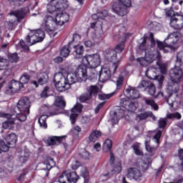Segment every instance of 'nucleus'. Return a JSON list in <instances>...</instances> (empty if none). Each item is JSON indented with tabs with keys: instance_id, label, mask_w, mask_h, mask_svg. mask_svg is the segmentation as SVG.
<instances>
[{
	"instance_id": "12",
	"label": "nucleus",
	"mask_w": 183,
	"mask_h": 183,
	"mask_svg": "<svg viewBox=\"0 0 183 183\" xmlns=\"http://www.w3.org/2000/svg\"><path fill=\"white\" fill-rule=\"evenodd\" d=\"M92 74L93 78H98L99 76V81L103 83L107 82V81L111 78V69H101L99 74H98L97 70L93 69Z\"/></svg>"
},
{
	"instance_id": "20",
	"label": "nucleus",
	"mask_w": 183,
	"mask_h": 183,
	"mask_svg": "<svg viewBox=\"0 0 183 183\" xmlns=\"http://www.w3.org/2000/svg\"><path fill=\"white\" fill-rule=\"evenodd\" d=\"M120 103L122 104V107L127 109L129 112H135L137 111V106L134 102H129L127 101V99L123 98L121 99Z\"/></svg>"
},
{
	"instance_id": "33",
	"label": "nucleus",
	"mask_w": 183,
	"mask_h": 183,
	"mask_svg": "<svg viewBox=\"0 0 183 183\" xmlns=\"http://www.w3.org/2000/svg\"><path fill=\"white\" fill-rule=\"evenodd\" d=\"M48 119V116L42 115L39 119V124L41 128H44L46 129L48 128V124H46V119Z\"/></svg>"
},
{
	"instance_id": "29",
	"label": "nucleus",
	"mask_w": 183,
	"mask_h": 183,
	"mask_svg": "<svg viewBox=\"0 0 183 183\" xmlns=\"http://www.w3.org/2000/svg\"><path fill=\"white\" fill-rule=\"evenodd\" d=\"M9 84L11 86L12 89L16 92H18V91H20V89L24 88V85H22L20 81L15 79H12Z\"/></svg>"
},
{
	"instance_id": "23",
	"label": "nucleus",
	"mask_w": 183,
	"mask_h": 183,
	"mask_svg": "<svg viewBox=\"0 0 183 183\" xmlns=\"http://www.w3.org/2000/svg\"><path fill=\"white\" fill-rule=\"evenodd\" d=\"M101 137H102V132H101V131L93 129L89 136V141L90 142H97L98 139Z\"/></svg>"
},
{
	"instance_id": "47",
	"label": "nucleus",
	"mask_w": 183,
	"mask_h": 183,
	"mask_svg": "<svg viewBox=\"0 0 183 183\" xmlns=\"http://www.w3.org/2000/svg\"><path fill=\"white\" fill-rule=\"evenodd\" d=\"M157 48H158V49H159V51H164V48H168L165 40L164 42L160 41L159 40H157Z\"/></svg>"
},
{
	"instance_id": "48",
	"label": "nucleus",
	"mask_w": 183,
	"mask_h": 183,
	"mask_svg": "<svg viewBox=\"0 0 183 183\" xmlns=\"http://www.w3.org/2000/svg\"><path fill=\"white\" fill-rule=\"evenodd\" d=\"M139 51L144 52V54L146 51L149 50V48H147V40L145 39L143 40L142 43L139 46Z\"/></svg>"
},
{
	"instance_id": "24",
	"label": "nucleus",
	"mask_w": 183,
	"mask_h": 183,
	"mask_svg": "<svg viewBox=\"0 0 183 183\" xmlns=\"http://www.w3.org/2000/svg\"><path fill=\"white\" fill-rule=\"evenodd\" d=\"M149 117H154L153 118H155V116H154L152 112H146L137 114L135 120L137 121V122H141V121H145V119H147Z\"/></svg>"
},
{
	"instance_id": "41",
	"label": "nucleus",
	"mask_w": 183,
	"mask_h": 183,
	"mask_svg": "<svg viewBox=\"0 0 183 183\" xmlns=\"http://www.w3.org/2000/svg\"><path fill=\"white\" fill-rule=\"evenodd\" d=\"M9 60L11 62H18L19 61V56H18V53H13L8 54Z\"/></svg>"
},
{
	"instance_id": "62",
	"label": "nucleus",
	"mask_w": 183,
	"mask_h": 183,
	"mask_svg": "<svg viewBox=\"0 0 183 183\" xmlns=\"http://www.w3.org/2000/svg\"><path fill=\"white\" fill-rule=\"evenodd\" d=\"M28 174V169H24L20 176L18 177L17 181H22L25 178V175Z\"/></svg>"
},
{
	"instance_id": "61",
	"label": "nucleus",
	"mask_w": 183,
	"mask_h": 183,
	"mask_svg": "<svg viewBox=\"0 0 183 183\" xmlns=\"http://www.w3.org/2000/svg\"><path fill=\"white\" fill-rule=\"evenodd\" d=\"M56 164L55 163V161H54V159H51L50 161L49 162V164H46V169H51V168H54Z\"/></svg>"
},
{
	"instance_id": "26",
	"label": "nucleus",
	"mask_w": 183,
	"mask_h": 183,
	"mask_svg": "<svg viewBox=\"0 0 183 183\" xmlns=\"http://www.w3.org/2000/svg\"><path fill=\"white\" fill-rule=\"evenodd\" d=\"M86 91L87 94L92 98V97H97L99 92V87L97 85H91L86 87Z\"/></svg>"
},
{
	"instance_id": "59",
	"label": "nucleus",
	"mask_w": 183,
	"mask_h": 183,
	"mask_svg": "<svg viewBox=\"0 0 183 183\" xmlns=\"http://www.w3.org/2000/svg\"><path fill=\"white\" fill-rule=\"evenodd\" d=\"M79 115V114L78 113H72L70 115V121H71L72 125H74V124H75V122H76V119L78 118Z\"/></svg>"
},
{
	"instance_id": "25",
	"label": "nucleus",
	"mask_w": 183,
	"mask_h": 183,
	"mask_svg": "<svg viewBox=\"0 0 183 183\" xmlns=\"http://www.w3.org/2000/svg\"><path fill=\"white\" fill-rule=\"evenodd\" d=\"M71 54V46L69 45V42L61 47L59 51L60 56L62 58H68Z\"/></svg>"
},
{
	"instance_id": "49",
	"label": "nucleus",
	"mask_w": 183,
	"mask_h": 183,
	"mask_svg": "<svg viewBox=\"0 0 183 183\" xmlns=\"http://www.w3.org/2000/svg\"><path fill=\"white\" fill-rule=\"evenodd\" d=\"M158 96L159 97H162V98H164L167 101V104H169V97H171V94H168V92H159L158 93Z\"/></svg>"
},
{
	"instance_id": "1",
	"label": "nucleus",
	"mask_w": 183,
	"mask_h": 183,
	"mask_svg": "<svg viewBox=\"0 0 183 183\" xmlns=\"http://www.w3.org/2000/svg\"><path fill=\"white\" fill-rule=\"evenodd\" d=\"M87 66L85 64H80L77 66L74 74H67L66 76L59 71L54 74L53 82L59 92H64L71 88V85L76 82H85L88 79Z\"/></svg>"
},
{
	"instance_id": "54",
	"label": "nucleus",
	"mask_w": 183,
	"mask_h": 183,
	"mask_svg": "<svg viewBox=\"0 0 183 183\" xmlns=\"http://www.w3.org/2000/svg\"><path fill=\"white\" fill-rule=\"evenodd\" d=\"M15 92V90H14L11 86L9 84L8 86L6 87L5 94H6V95H14Z\"/></svg>"
},
{
	"instance_id": "15",
	"label": "nucleus",
	"mask_w": 183,
	"mask_h": 183,
	"mask_svg": "<svg viewBox=\"0 0 183 183\" xmlns=\"http://www.w3.org/2000/svg\"><path fill=\"white\" fill-rule=\"evenodd\" d=\"M170 26L176 31H181L183 28V16L177 15L170 19Z\"/></svg>"
},
{
	"instance_id": "4",
	"label": "nucleus",
	"mask_w": 183,
	"mask_h": 183,
	"mask_svg": "<svg viewBox=\"0 0 183 183\" xmlns=\"http://www.w3.org/2000/svg\"><path fill=\"white\" fill-rule=\"evenodd\" d=\"M132 6L131 0H118V1L112 3V9L119 16H125L128 14V8H131Z\"/></svg>"
},
{
	"instance_id": "17",
	"label": "nucleus",
	"mask_w": 183,
	"mask_h": 183,
	"mask_svg": "<svg viewBox=\"0 0 183 183\" xmlns=\"http://www.w3.org/2000/svg\"><path fill=\"white\" fill-rule=\"evenodd\" d=\"M139 86V88H144V89H147L149 95H151L152 97H154L155 95V92H157L155 85H154L152 82L147 80H142Z\"/></svg>"
},
{
	"instance_id": "55",
	"label": "nucleus",
	"mask_w": 183,
	"mask_h": 183,
	"mask_svg": "<svg viewBox=\"0 0 183 183\" xmlns=\"http://www.w3.org/2000/svg\"><path fill=\"white\" fill-rule=\"evenodd\" d=\"M81 177H82V178H84L85 183L89 182V173L88 172L85 171V172H81Z\"/></svg>"
},
{
	"instance_id": "56",
	"label": "nucleus",
	"mask_w": 183,
	"mask_h": 183,
	"mask_svg": "<svg viewBox=\"0 0 183 183\" xmlns=\"http://www.w3.org/2000/svg\"><path fill=\"white\" fill-rule=\"evenodd\" d=\"M161 137H162V132L161 130H158L154 136V139L156 140L157 144L159 143V139H161Z\"/></svg>"
},
{
	"instance_id": "6",
	"label": "nucleus",
	"mask_w": 183,
	"mask_h": 183,
	"mask_svg": "<svg viewBox=\"0 0 183 183\" xmlns=\"http://www.w3.org/2000/svg\"><path fill=\"white\" fill-rule=\"evenodd\" d=\"M81 63L84 64L87 68L93 69L98 68L101 64V56L98 54H86L81 59Z\"/></svg>"
},
{
	"instance_id": "21",
	"label": "nucleus",
	"mask_w": 183,
	"mask_h": 183,
	"mask_svg": "<svg viewBox=\"0 0 183 183\" xmlns=\"http://www.w3.org/2000/svg\"><path fill=\"white\" fill-rule=\"evenodd\" d=\"M66 138V136H53L47 139V144L49 147H52L56 144V142L59 144H62V141Z\"/></svg>"
},
{
	"instance_id": "16",
	"label": "nucleus",
	"mask_w": 183,
	"mask_h": 183,
	"mask_svg": "<svg viewBox=\"0 0 183 183\" xmlns=\"http://www.w3.org/2000/svg\"><path fill=\"white\" fill-rule=\"evenodd\" d=\"M28 11L25 8H21L17 10H14L10 12L11 16H15L16 22H22L26 16Z\"/></svg>"
},
{
	"instance_id": "3",
	"label": "nucleus",
	"mask_w": 183,
	"mask_h": 183,
	"mask_svg": "<svg viewBox=\"0 0 183 183\" xmlns=\"http://www.w3.org/2000/svg\"><path fill=\"white\" fill-rule=\"evenodd\" d=\"M183 52L177 53L174 68L169 71V77L173 84H179L183 79Z\"/></svg>"
},
{
	"instance_id": "2",
	"label": "nucleus",
	"mask_w": 183,
	"mask_h": 183,
	"mask_svg": "<svg viewBox=\"0 0 183 183\" xmlns=\"http://www.w3.org/2000/svg\"><path fill=\"white\" fill-rule=\"evenodd\" d=\"M31 108V102L29 98L24 97H21L17 102L16 106L11 109V114L0 112V118H6V119H17L20 122H25L27 118L26 115L29 114V109Z\"/></svg>"
},
{
	"instance_id": "31",
	"label": "nucleus",
	"mask_w": 183,
	"mask_h": 183,
	"mask_svg": "<svg viewBox=\"0 0 183 183\" xmlns=\"http://www.w3.org/2000/svg\"><path fill=\"white\" fill-rule=\"evenodd\" d=\"M67 177L69 178V181H70V183H76L78 182V179H79V176L76 174V172H66Z\"/></svg>"
},
{
	"instance_id": "52",
	"label": "nucleus",
	"mask_w": 183,
	"mask_h": 183,
	"mask_svg": "<svg viewBox=\"0 0 183 183\" xmlns=\"http://www.w3.org/2000/svg\"><path fill=\"white\" fill-rule=\"evenodd\" d=\"M139 164L142 171H147V169L149 167V162L142 160Z\"/></svg>"
},
{
	"instance_id": "53",
	"label": "nucleus",
	"mask_w": 183,
	"mask_h": 183,
	"mask_svg": "<svg viewBox=\"0 0 183 183\" xmlns=\"http://www.w3.org/2000/svg\"><path fill=\"white\" fill-rule=\"evenodd\" d=\"M6 68H8V64L6 63V59H0V71L6 69Z\"/></svg>"
},
{
	"instance_id": "45",
	"label": "nucleus",
	"mask_w": 183,
	"mask_h": 183,
	"mask_svg": "<svg viewBox=\"0 0 183 183\" xmlns=\"http://www.w3.org/2000/svg\"><path fill=\"white\" fill-rule=\"evenodd\" d=\"M98 97L100 101H105V99H110V98H112V97H114V93H111L109 94H99Z\"/></svg>"
},
{
	"instance_id": "9",
	"label": "nucleus",
	"mask_w": 183,
	"mask_h": 183,
	"mask_svg": "<svg viewBox=\"0 0 183 183\" xmlns=\"http://www.w3.org/2000/svg\"><path fill=\"white\" fill-rule=\"evenodd\" d=\"M45 21V31L48 32L50 36H55V31H56V27L58 26V22L56 21V17L54 18L52 16L46 15L44 17Z\"/></svg>"
},
{
	"instance_id": "32",
	"label": "nucleus",
	"mask_w": 183,
	"mask_h": 183,
	"mask_svg": "<svg viewBox=\"0 0 183 183\" xmlns=\"http://www.w3.org/2000/svg\"><path fill=\"white\" fill-rule=\"evenodd\" d=\"M9 119V120L3 122L2 127L4 129H13V128H14L15 121L11 120V119Z\"/></svg>"
},
{
	"instance_id": "50",
	"label": "nucleus",
	"mask_w": 183,
	"mask_h": 183,
	"mask_svg": "<svg viewBox=\"0 0 183 183\" xmlns=\"http://www.w3.org/2000/svg\"><path fill=\"white\" fill-rule=\"evenodd\" d=\"M81 38H82V36L80 34L75 33L73 34L72 40L69 42H72L73 44H75L76 42H79Z\"/></svg>"
},
{
	"instance_id": "57",
	"label": "nucleus",
	"mask_w": 183,
	"mask_h": 183,
	"mask_svg": "<svg viewBox=\"0 0 183 183\" xmlns=\"http://www.w3.org/2000/svg\"><path fill=\"white\" fill-rule=\"evenodd\" d=\"M179 159L181 160L180 167L183 171V149H179L178 151Z\"/></svg>"
},
{
	"instance_id": "10",
	"label": "nucleus",
	"mask_w": 183,
	"mask_h": 183,
	"mask_svg": "<svg viewBox=\"0 0 183 183\" xmlns=\"http://www.w3.org/2000/svg\"><path fill=\"white\" fill-rule=\"evenodd\" d=\"M117 52L121 54V52L118 51L117 49H115V50L108 49L105 51V58L109 61V62H113L112 66V69L113 70L112 74H115V72H117V69H118V66H119V60L117 61Z\"/></svg>"
},
{
	"instance_id": "37",
	"label": "nucleus",
	"mask_w": 183,
	"mask_h": 183,
	"mask_svg": "<svg viewBox=\"0 0 183 183\" xmlns=\"http://www.w3.org/2000/svg\"><path fill=\"white\" fill-rule=\"evenodd\" d=\"M149 144H151V140H146L144 142L145 149L147 152L152 154V152H155V151H157V148H155L154 146L149 145Z\"/></svg>"
},
{
	"instance_id": "19",
	"label": "nucleus",
	"mask_w": 183,
	"mask_h": 183,
	"mask_svg": "<svg viewBox=\"0 0 183 183\" xmlns=\"http://www.w3.org/2000/svg\"><path fill=\"white\" fill-rule=\"evenodd\" d=\"M56 21H57V26H62L64 24L69 21V15L66 13L56 14Z\"/></svg>"
},
{
	"instance_id": "18",
	"label": "nucleus",
	"mask_w": 183,
	"mask_h": 183,
	"mask_svg": "<svg viewBox=\"0 0 183 183\" xmlns=\"http://www.w3.org/2000/svg\"><path fill=\"white\" fill-rule=\"evenodd\" d=\"M127 177L132 178L137 182H139L142 179V173L137 168H130L128 169Z\"/></svg>"
},
{
	"instance_id": "7",
	"label": "nucleus",
	"mask_w": 183,
	"mask_h": 183,
	"mask_svg": "<svg viewBox=\"0 0 183 183\" xmlns=\"http://www.w3.org/2000/svg\"><path fill=\"white\" fill-rule=\"evenodd\" d=\"M18 141V137L14 133H11L5 138V142L2 139L0 140V151L1 152H8L9 148L15 147Z\"/></svg>"
},
{
	"instance_id": "43",
	"label": "nucleus",
	"mask_w": 183,
	"mask_h": 183,
	"mask_svg": "<svg viewBox=\"0 0 183 183\" xmlns=\"http://www.w3.org/2000/svg\"><path fill=\"white\" fill-rule=\"evenodd\" d=\"M124 76H119L116 81L117 89H121L124 85Z\"/></svg>"
},
{
	"instance_id": "36",
	"label": "nucleus",
	"mask_w": 183,
	"mask_h": 183,
	"mask_svg": "<svg viewBox=\"0 0 183 183\" xmlns=\"http://www.w3.org/2000/svg\"><path fill=\"white\" fill-rule=\"evenodd\" d=\"M84 109V106L81 103H77L74 107L71 109V113L74 114H81L82 112V109Z\"/></svg>"
},
{
	"instance_id": "38",
	"label": "nucleus",
	"mask_w": 183,
	"mask_h": 183,
	"mask_svg": "<svg viewBox=\"0 0 183 183\" xmlns=\"http://www.w3.org/2000/svg\"><path fill=\"white\" fill-rule=\"evenodd\" d=\"M31 79V76L29 74H23L20 77V80L19 81L21 85H25V84H28Z\"/></svg>"
},
{
	"instance_id": "40",
	"label": "nucleus",
	"mask_w": 183,
	"mask_h": 183,
	"mask_svg": "<svg viewBox=\"0 0 183 183\" xmlns=\"http://www.w3.org/2000/svg\"><path fill=\"white\" fill-rule=\"evenodd\" d=\"M164 41L167 48H172V46L177 44L175 39H174L172 37H169V36L164 39Z\"/></svg>"
},
{
	"instance_id": "5",
	"label": "nucleus",
	"mask_w": 183,
	"mask_h": 183,
	"mask_svg": "<svg viewBox=\"0 0 183 183\" xmlns=\"http://www.w3.org/2000/svg\"><path fill=\"white\" fill-rule=\"evenodd\" d=\"M45 38V31L41 29L31 30L26 37V42L29 46L42 42Z\"/></svg>"
},
{
	"instance_id": "44",
	"label": "nucleus",
	"mask_w": 183,
	"mask_h": 183,
	"mask_svg": "<svg viewBox=\"0 0 183 183\" xmlns=\"http://www.w3.org/2000/svg\"><path fill=\"white\" fill-rule=\"evenodd\" d=\"M164 12H165L166 16H168L169 18L175 17V16H174L175 13L174 12V10L171 7L165 9Z\"/></svg>"
},
{
	"instance_id": "30",
	"label": "nucleus",
	"mask_w": 183,
	"mask_h": 183,
	"mask_svg": "<svg viewBox=\"0 0 183 183\" xmlns=\"http://www.w3.org/2000/svg\"><path fill=\"white\" fill-rule=\"evenodd\" d=\"M54 105L58 108H61V109H64L66 107V102L64 100L63 97H58L55 99Z\"/></svg>"
},
{
	"instance_id": "39",
	"label": "nucleus",
	"mask_w": 183,
	"mask_h": 183,
	"mask_svg": "<svg viewBox=\"0 0 183 183\" xmlns=\"http://www.w3.org/2000/svg\"><path fill=\"white\" fill-rule=\"evenodd\" d=\"M137 62L141 65V66H148L149 64H151L147 59V57H139L136 59Z\"/></svg>"
},
{
	"instance_id": "28",
	"label": "nucleus",
	"mask_w": 183,
	"mask_h": 183,
	"mask_svg": "<svg viewBox=\"0 0 183 183\" xmlns=\"http://www.w3.org/2000/svg\"><path fill=\"white\" fill-rule=\"evenodd\" d=\"M131 36V34L129 33H126L124 36V40L119 42L117 46H116V49L118 52H122L124 49H125V42H127V39L129 38Z\"/></svg>"
},
{
	"instance_id": "14",
	"label": "nucleus",
	"mask_w": 183,
	"mask_h": 183,
	"mask_svg": "<svg viewBox=\"0 0 183 183\" xmlns=\"http://www.w3.org/2000/svg\"><path fill=\"white\" fill-rule=\"evenodd\" d=\"M144 54L147 59L150 62V64H152V62H154V61H157V59L159 61V59L162 58L161 52H159L158 49L154 50L149 48V50H146Z\"/></svg>"
},
{
	"instance_id": "13",
	"label": "nucleus",
	"mask_w": 183,
	"mask_h": 183,
	"mask_svg": "<svg viewBox=\"0 0 183 183\" xmlns=\"http://www.w3.org/2000/svg\"><path fill=\"white\" fill-rule=\"evenodd\" d=\"M92 19L96 21L90 24L91 29H94L96 35H102L104 34V31L102 30V21H99L98 13L92 14Z\"/></svg>"
},
{
	"instance_id": "63",
	"label": "nucleus",
	"mask_w": 183,
	"mask_h": 183,
	"mask_svg": "<svg viewBox=\"0 0 183 183\" xmlns=\"http://www.w3.org/2000/svg\"><path fill=\"white\" fill-rule=\"evenodd\" d=\"M104 105H105V102L99 103L94 109L95 114H98L99 111H101L102 108L104 107Z\"/></svg>"
},
{
	"instance_id": "46",
	"label": "nucleus",
	"mask_w": 183,
	"mask_h": 183,
	"mask_svg": "<svg viewBox=\"0 0 183 183\" xmlns=\"http://www.w3.org/2000/svg\"><path fill=\"white\" fill-rule=\"evenodd\" d=\"M158 127L160 129H164L167 127V119L160 118L158 122Z\"/></svg>"
},
{
	"instance_id": "35",
	"label": "nucleus",
	"mask_w": 183,
	"mask_h": 183,
	"mask_svg": "<svg viewBox=\"0 0 183 183\" xmlns=\"http://www.w3.org/2000/svg\"><path fill=\"white\" fill-rule=\"evenodd\" d=\"M103 149L104 152H108L112 149V141L107 139L103 144Z\"/></svg>"
},
{
	"instance_id": "8",
	"label": "nucleus",
	"mask_w": 183,
	"mask_h": 183,
	"mask_svg": "<svg viewBox=\"0 0 183 183\" xmlns=\"http://www.w3.org/2000/svg\"><path fill=\"white\" fill-rule=\"evenodd\" d=\"M68 8V0H50L46 9L49 14H54L57 11H62Z\"/></svg>"
},
{
	"instance_id": "27",
	"label": "nucleus",
	"mask_w": 183,
	"mask_h": 183,
	"mask_svg": "<svg viewBox=\"0 0 183 183\" xmlns=\"http://www.w3.org/2000/svg\"><path fill=\"white\" fill-rule=\"evenodd\" d=\"M128 97L131 99H138L139 98V92L137 89L131 88L126 89Z\"/></svg>"
},
{
	"instance_id": "60",
	"label": "nucleus",
	"mask_w": 183,
	"mask_h": 183,
	"mask_svg": "<svg viewBox=\"0 0 183 183\" xmlns=\"http://www.w3.org/2000/svg\"><path fill=\"white\" fill-rule=\"evenodd\" d=\"M97 15L99 16V19H105V17L108 15V13H107V11H99Z\"/></svg>"
},
{
	"instance_id": "64",
	"label": "nucleus",
	"mask_w": 183,
	"mask_h": 183,
	"mask_svg": "<svg viewBox=\"0 0 183 183\" xmlns=\"http://www.w3.org/2000/svg\"><path fill=\"white\" fill-rule=\"evenodd\" d=\"M80 155L83 159H89V152L86 150L81 152Z\"/></svg>"
},
{
	"instance_id": "22",
	"label": "nucleus",
	"mask_w": 183,
	"mask_h": 183,
	"mask_svg": "<svg viewBox=\"0 0 183 183\" xmlns=\"http://www.w3.org/2000/svg\"><path fill=\"white\" fill-rule=\"evenodd\" d=\"M37 82L39 85H45L48 84V79H49V76L46 72H41L36 76Z\"/></svg>"
},
{
	"instance_id": "51",
	"label": "nucleus",
	"mask_w": 183,
	"mask_h": 183,
	"mask_svg": "<svg viewBox=\"0 0 183 183\" xmlns=\"http://www.w3.org/2000/svg\"><path fill=\"white\" fill-rule=\"evenodd\" d=\"M167 118L169 119H181L182 116H181V114H179V112H175V113L169 114L167 116Z\"/></svg>"
},
{
	"instance_id": "42",
	"label": "nucleus",
	"mask_w": 183,
	"mask_h": 183,
	"mask_svg": "<svg viewBox=\"0 0 183 183\" xmlns=\"http://www.w3.org/2000/svg\"><path fill=\"white\" fill-rule=\"evenodd\" d=\"M92 97L88 93H84L79 97V101L81 103L86 102V101H89L92 99Z\"/></svg>"
},
{
	"instance_id": "58",
	"label": "nucleus",
	"mask_w": 183,
	"mask_h": 183,
	"mask_svg": "<svg viewBox=\"0 0 183 183\" xmlns=\"http://www.w3.org/2000/svg\"><path fill=\"white\" fill-rule=\"evenodd\" d=\"M49 91V86H45L41 93V98H48V92Z\"/></svg>"
},
{
	"instance_id": "11",
	"label": "nucleus",
	"mask_w": 183,
	"mask_h": 183,
	"mask_svg": "<svg viewBox=\"0 0 183 183\" xmlns=\"http://www.w3.org/2000/svg\"><path fill=\"white\" fill-rule=\"evenodd\" d=\"M69 45L72 55L75 59H81L84 58V52H85L84 46L80 44H73L72 42H69Z\"/></svg>"
},
{
	"instance_id": "34",
	"label": "nucleus",
	"mask_w": 183,
	"mask_h": 183,
	"mask_svg": "<svg viewBox=\"0 0 183 183\" xmlns=\"http://www.w3.org/2000/svg\"><path fill=\"white\" fill-rule=\"evenodd\" d=\"M60 183H71V180L68 177V174L66 172H64L59 177L58 179Z\"/></svg>"
}]
</instances>
